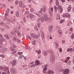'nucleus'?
I'll return each mask as SVG.
<instances>
[{
  "mask_svg": "<svg viewBox=\"0 0 74 74\" xmlns=\"http://www.w3.org/2000/svg\"><path fill=\"white\" fill-rule=\"evenodd\" d=\"M48 53H49L50 55L51 56L50 61L51 63H53L54 62L55 57L54 56H53V54L54 53L53 52V51L52 50H49L48 52Z\"/></svg>",
  "mask_w": 74,
  "mask_h": 74,
  "instance_id": "nucleus-1",
  "label": "nucleus"
},
{
  "mask_svg": "<svg viewBox=\"0 0 74 74\" xmlns=\"http://www.w3.org/2000/svg\"><path fill=\"white\" fill-rule=\"evenodd\" d=\"M31 36L33 38H36V37H40V34H38V35H36L34 33H32L31 34Z\"/></svg>",
  "mask_w": 74,
  "mask_h": 74,
  "instance_id": "nucleus-2",
  "label": "nucleus"
},
{
  "mask_svg": "<svg viewBox=\"0 0 74 74\" xmlns=\"http://www.w3.org/2000/svg\"><path fill=\"white\" fill-rule=\"evenodd\" d=\"M10 72L12 74H15L16 73V71L15 70V69L14 68H12L11 69Z\"/></svg>",
  "mask_w": 74,
  "mask_h": 74,
  "instance_id": "nucleus-3",
  "label": "nucleus"
},
{
  "mask_svg": "<svg viewBox=\"0 0 74 74\" xmlns=\"http://www.w3.org/2000/svg\"><path fill=\"white\" fill-rule=\"evenodd\" d=\"M69 69H65L63 71V74H68L69 73Z\"/></svg>",
  "mask_w": 74,
  "mask_h": 74,
  "instance_id": "nucleus-4",
  "label": "nucleus"
},
{
  "mask_svg": "<svg viewBox=\"0 0 74 74\" xmlns=\"http://www.w3.org/2000/svg\"><path fill=\"white\" fill-rule=\"evenodd\" d=\"M57 10H60V13L62 12V11H63V9H62V6L60 5L58 6Z\"/></svg>",
  "mask_w": 74,
  "mask_h": 74,
  "instance_id": "nucleus-5",
  "label": "nucleus"
},
{
  "mask_svg": "<svg viewBox=\"0 0 74 74\" xmlns=\"http://www.w3.org/2000/svg\"><path fill=\"white\" fill-rule=\"evenodd\" d=\"M48 74H54V71L53 70H49L47 72Z\"/></svg>",
  "mask_w": 74,
  "mask_h": 74,
  "instance_id": "nucleus-6",
  "label": "nucleus"
},
{
  "mask_svg": "<svg viewBox=\"0 0 74 74\" xmlns=\"http://www.w3.org/2000/svg\"><path fill=\"white\" fill-rule=\"evenodd\" d=\"M16 60H14L12 62V64L13 67H15V66L16 65Z\"/></svg>",
  "mask_w": 74,
  "mask_h": 74,
  "instance_id": "nucleus-7",
  "label": "nucleus"
},
{
  "mask_svg": "<svg viewBox=\"0 0 74 74\" xmlns=\"http://www.w3.org/2000/svg\"><path fill=\"white\" fill-rule=\"evenodd\" d=\"M43 16H44V20L45 21H47L48 20V17L47 16V14H44L43 15Z\"/></svg>",
  "mask_w": 74,
  "mask_h": 74,
  "instance_id": "nucleus-8",
  "label": "nucleus"
},
{
  "mask_svg": "<svg viewBox=\"0 0 74 74\" xmlns=\"http://www.w3.org/2000/svg\"><path fill=\"white\" fill-rule=\"evenodd\" d=\"M71 5H69L67 7V9L68 12H70V11H71Z\"/></svg>",
  "mask_w": 74,
  "mask_h": 74,
  "instance_id": "nucleus-9",
  "label": "nucleus"
},
{
  "mask_svg": "<svg viewBox=\"0 0 74 74\" xmlns=\"http://www.w3.org/2000/svg\"><path fill=\"white\" fill-rule=\"evenodd\" d=\"M41 38L42 39V40L43 41H44L45 40V36H44V33L43 32H42V34H41Z\"/></svg>",
  "mask_w": 74,
  "mask_h": 74,
  "instance_id": "nucleus-10",
  "label": "nucleus"
},
{
  "mask_svg": "<svg viewBox=\"0 0 74 74\" xmlns=\"http://www.w3.org/2000/svg\"><path fill=\"white\" fill-rule=\"evenodd\" d=\"M6 24H5L4 25V26H5V27L7 28V29H10V27L8 26V23H6Z\"/></svg>",
  "mask_w": 74,
  "mask_h": 74,
  "instance_id": "nucleus-11",
  "label": "nucleus"
},
{
  "mask_svg": "<svg viewBox=\"0 0 74 74\" xmlns=\"http://www.w3.org/2000/svg\"><path fill=\"white\" fill-rule=\"evenodd\" d=\"M35 64H36L37 66H38V65H39L40 64V61L38 60H36V61L35 62Z\"/></svg>",
  "mask_w": 74,
  "mask_h": 74,
  "instance_id": "nucleus-12",
  "label": "nucleus"
},
{
  "mask_svg": "<svg viewBox=\"0 0 74 74\" xmlns=\"http://www.w3.org/2000/svg\"><path fill=\"white\" fill-rule=\"evenodd\" d=\"M55 49H57L59 47V43L56 42L55 44Z\"/></svg>",
  "mask_w": 74,
  "mask_h": 74,
  "instance_id": "nucleus-13",
  "label": "nucleus"
},
{
  "mask_svg": "<svg viewBox=\"0 0 74 74\" xmlns=\"http://www.w3.org/2000/svg\"><path fill=\"white\" fill-rule=\"evenodd\" d=\"M53 11V8H49V14H51V11Z\"/></svg>",
  "mask_w": 74,
  "mask_h": 74,
  "instance_id": "nucleus-14",
  "label": "nucleus"
},
{
  "mask_svg": "<svg viewBox=\"0 0 74 74\" xmlns=\"http://www.w3.org/2000/svg\"><path fill=\"white\" fill-rule=\"evenodd\" d=\"M46 10H47V8L46 7V6H44L43 7V11H44V12H45Z\"/></svg>",
  "mask_w": 74,
  "mask_h": 74,
  "instance_id": "nucleus-15",
  "label": "nucleus"
},
{
  "mask_svg": "<svg viewBox=\"0 0 74 74\" xmlns=\"http://www.w3.org/2000/svg\"><path fill=\"white\" fill-rule=\"evenodd\" d=\"M35 52H36V53H38V54H40V53H41V50H36L35 51Z\"/></svg>",
  "mask_w": 74,
  "mask_h": 74,
  "instance_id": "nucleus-16",
  "label": "nucleus"
},
{
  "mask_svg": "<svg viewBox=\"0 0 74 74\" xmlns=\"http://www.w3.org/2000/svg\"><path fill=\"white\" fill-rule=\"evenodd\" d=\"M43 54L44 56H47V55H48V53H47V52L45 51L43 52Z\"/></svg>",
  "mask_w": 74,
  "mask_h": 74,
  "instance_id": "nucleus-17",
  "label": "nucleus"
},
{
  "mask_svg": "<svg viewBox=\"0 0 74 74\" xmlns=\"http://www.w3.org/2000/svg\"><path fill=\"white\" fill-rule=\"evenodd\" d=\"M66 15L67 16V18L68 17V18H70V15L68 13H66Z\"/></svg>",
  "mask_w": 74,
  "mask_h": 74,
  "instance_id": "nucleus-18",
  "label": "nucleus"
},
{
  "mask_svg": "<svg viewBox=\"0 0 74 74\" xmlns=\"http://www.w3.org/2000/svg\"><path fill=\"white\" fill-rule=\"evenodd\" d=\"M8 69V68H7V67L6 66H5L4 67V68H3V71H6V70H7Z\"/></svg>",
  "mask_w": 74,
  "mask_h": 74,
  "instance_id": "nucleus-19",
  "label": "nucleus"
},
{
  "mask_svg": "<svg viewBox=\"0 0 74 74\" xmlns=\"http://www.w3.org/2000/svg\"><path fill=\"white\" fill-rule=\"evenodd\" d=\"M5 36L6 38L7 39V40H9L10 38H9V36H8V35H5Z\"/></svg>",
  "mask_w": 74,
  "mask_h": 74,
  "instance_id": "nucleus-20",
  "label": "nucleus"
},
{
  "mask_svg": "<svg viewBox=\"0 0 74 74\" xmlns=\"http://www.w3.org/2000/svg\"><path fill=\"white\" fill-rule=\"evenodd\" d=\"M53 28V26H50L49 27V31H51V30H52V29Z\"/></svg>",
  "mask_w": 74,
  "mask_h": 74,
  "instance_id": "nucleus-21",
  "label": "nucleus"
},
{
  "mask_svg": "<svg viewBox=\"0 0 74 74\" xmlns=\"http://www.w3.org/2000/svg\"><path fill=\"white\" fill-rule=\"evenodd\" d=\"M34 29L36 30H38V27H37V25L35 26Z\"/></svg>",
  "mask_w": 74,
  "mask_h": 74,
  "instance_id": "nucleus-22",
  "label": "nucleus"
},
{
  "mask_svg": "<svg viewBox=\"0 0 74 74\" xmlns=\"http://www.w3.org/2000/svg\"><path fill=\"white\" fill-rule=\"evenodd\" d=\"M40 21L42 22H43L44 21V17H41Z\"/></svg>",
  "mask_w": 74,
  "mask_h": 74,
  "instance_id": "nucleus-23",
  "label": "nucleus"
},
{
  "mask_svg": "<svg viewBox=\"0 0 74 74\" xmlns=\"http://www.w3.org/2000/svg\"><path fill=\"white\" fill-rule=\"evenodd\" d=\"M36 40H34L32 42V44L33 45H34L36 44Z\"/></svg>",
  "mask_w": 74,
  "mask_h": 74,
  "instance_id": "nucleus-24",
  "label": "nucleus"
},
{
  "mask_svg": "<svg viewBox=\"0 0 74 74\" xmlns=\"http://www.w3.org/2000/svg\"><path fill=\"white\" fill-rule=\"evenodd\" d=\"M56 5H57V6L59 5V1H58L57 0H56Z\"/></svg>",
  "mask_w": 74,
  "mask_h": 74,
  "instance_id": "nucleus-25",
  "label": "nucleus"
},
{
  "mask_svg": "<svg viewBox=\"0 0 74 74\" xmlns=\"http://www.w3.org/2000/svg\"><path fill=\"white\" fill-rule=\"evenodd\" d=\"M22 67H23V69H26L27 67H26V65H24L23 66H22Z\"/></svg>",
  "mask_w": 74,
  "mask_h": 74,
  "instance_id": "nucleus-26",
  "label": "nucleus"
},
{
  "mask_svg": "<svg viewBox=\"0 0 74 74\" xmlns=\"http://www.w3.org/2000/svg\"><path fill=\"white\" fill-rule=\"evenodd\" d=\"M36 64H33L30 65V67H35V66H36Z\"/></svg>",
  "mask_w": 74,
  "mask_h": 74,
  "instance_id": "nucleus-27",
  "label": "nucleus"
},
{
  "mask_svg": "<svg viewBox=\"0 0 74 74\" xmlns=\"http://www.w3.org/2000/svg\"><path fill=\"white\" fill-rule=\"evenodd\" d=\"M64 22V20L63 19H62L61 20H60V23L61 24H62V23Z\"/></svg>",
  "mask_w": 74,
  "mask_h": 74,
  "instance_id": "nucleus-28",
  "label": "nucleus"
},
{
  "mask_svg": "<svg viewBox=\"0 0 74 74\" xmlns=\"http://www.w3.org/2000/svg\"><path fill=\"white\" fill-rule=\"evenodd\" d=\"M5 39H4L3 38H0V41H1V42H4Z\"/></svg>",
  "mask_w": 74,
  "mask_h": 74,
  "instance_id": "nucleus-29",
  "label": "nucleus"
},
{
  "mask_svg": "<svg viewBox=\"0 0 74 74\" xmlns=\"http://www.w3.org/2000/svg\"><path fill=\"white\" fill-rule=\"evenodd\" d=\"M71 38L72 39H74V33L73 34L71 37Z\"/></svg>",
  "mask_w": 74,
  "mask_h": 74,
  "instance_id": "nucleus-30",
  "label": "nucleus"
},
{
  "mask_svg": "<svg viewBox=\"0 0 74 74\" xmlns=\"http://www.w3.org/2000/svg\"><path fill=\"white\" fill-rule=\"evenodd\" d=\"M16 16L17 17H19V12H16Z\"/></svg>",
  "mask_w": 74,
  "mask_h": 74,
  "instance_id": "nucleus-31",
  "label": "nucleus"
},
{
  "mask_svg": "<svg viewBox=\"0 0 74 74\" xmlns=\"http://www.w3.org/2000/svg\"><path fill=\"white\" fill-rule=\"evenodd\" d=\"M58 32L59 34H61L62 33V31L61 30H59L58 31Z\"/></svg>",
  "mask_w": 74,
  "mask_h": 74,
  "instance_id": "nucleus-32",
  "label": "nucleus"
},
{
  "mask_svg": "<svg viewBox=\"0 0 74 74\" xmlns=\"http://www.w3.org/2000/svg\"><path fill=\"white\" fill-rule=\"evenodd\" d=\"M23 57H24V56H23V55L21 54L19 56V58H23Z\"/></svg>",
  "mask_w": 74,
  "mask_h": 74,
  "instance_id": "nucleus-33",
  "label": "nucleus"
},
{
  "mask_svg": "<svg viewBox=\"0 0 74 74\" xmlns=\"http://www.w3.org/2000/svg\"><path fill=\"white\" fill-rule=\"evenodd\" d=\"M29 11L27 10L25 12H24L25 14H29Z\"/></svg>",
  "mask_w": 74,
  "mask_h": 74,
  "instance_id": "nucleus-34",
  "label": "nucleus"
},
{
  "mask_svg": "<svg viewBox=\"0 0 74 74\" xmlns=\"http://www.w3.org/2000/svg\"><path fill=\"white\" fill-rule=\"evenodd\" d=\"M29 16L30 18H34V16L33 14H31L29 15Z\"/></svg>",
  "mask_w": 74,
  "mask_h": 74,
  "instance_id": "nucleus-35",
  "label": "nucleus"
},
{
  "mask_svg": "<svg viewBox=\"0 0 74 74\" xmlns=\"http://www.w3.org/2000/svg\"><path fill=\"white\" fill-rule=\"evenodd\" d=\"M22 5H22V2H20L19 4V5L20 7H21V6H22Z\"/></svg>",
  "mask_w": 74,
  "mask_h": 74,
  "instance_id": "nucleus-36",
  "label": "nucleus"
},
{
  "mask_svg": "<svg viewBox=\"0 0 74 74\" xmlns=\"http://www.w3.org/2000/svg\"><path fill=\"white\" fill-rule=\"evenodd\" d=\"M0 57H2L3 58H4L5 57V56L3 54H1L0 55Z\"/></svg>",
  "mask_w": 74,
  "mask_h": 74,
  "instance_id": "nucleus-37",
  "label": "nucleus"
},
{
  "mask_svg": "<svg viewBox=\"0 0 74 74\" xmlns=\"http://www.w3.org/2000/svg\"><path fill=\"white\" fill-rule=\"evenodd\" d=\"M26 38H29L30 40H31V39H32L31 37L29 36H26Z\"/></svg>",
  "mask_w": 74,
  "mask_h": 74,
  "instance_id": "nucleus-38",
  "label": "nucleus"
},
{
  "mask_svg": "<svg viewBox=\"0 0 74 74\" xmlns=\"http://www.w3.org/2000/svg\"><path fill=\"white\" fill-rule=\"evenodd\" d=\"M17 35L18 36H19V37H21V35L19 32H18L17 33Z\"/></svg>",
  "mask_w": 74,
  "mask_h": 74,
  "instance_id": "nucleus-39",
  "label": "nucleus"
},
{
  "mask_svg": "<svg viewBox=\"0 0 74 74\" xmlns=\"http://www.w3.org/2000/svg\"><path fill=\"white\" fill-rule=\"evenodd\" d=\"M16 41H17V42H18V43H19L21 42V40H19V39H17Z\"/></svg>",
  "mask_w": 74,
  "mask_h": 74,
  "instance_id": "nucleus-40",
  "label": "nucleus"
},
{
  "mask_svg": "<svg viewBox=\"0 0 74 74\" xmlns=\"http://www.w3.org/2000/svg\"><path fill=\"white\" fill-rule=\"evenodd\" d=\"M63 18H67V16H66V14H63Z\"/></svg>",
  "mask_w": 74,
  "mask_h": 74,
  "instance_id": "nucleus-41",
  "label": "nucleus"
},
{
  "mask_svg": "<svg viewBox=\"0 0 74 74\" xmlns=\"http://www.w3.org/2000/svg\"><path fill=\"white\" fill-rule=\"evenodd\" d=\"M0 25H1V26H3V25H4V23L2 22H0Z\"/></svg>",
  "mask_w": 74,
  "mask_h": 74,
  "instance_id": "nucleus-42",
  "label": "nucleus"
},
{
  "mask_svg": "<svg viewBox=\"0 0 74 74\" xmlns=\"http://www.w3.org/2000/svg\"><path fill=\"white\" fill-rule=\"evenodd\" d=\"M17 52V51H16L14 52H12L11 53V54H12V55H14V54H15V53H16Z\"/></svg>",
  "mask_w": 74,
  "mask_h": 74,
  "instance_id": "nucleus-43",
  "label": "nucleus"
},
{
  "mask_svg": "<svg viewBox=\"0 0 74 74\" xmlns=\"http://www.w3.org/2000/svg\"><path fill=\"white\" fill-rule=\"evenodd\" d=\"M40 25H41V23L40 22L38 23L37 24L38 26V27H40Z\"/></svg>",
  "mask_w": 74,
  "mask_h": 74,
  "instance_id": "nucleus-44",
  "label": "nucleus"
},
{
  "mask_svg": "<svg viewBox=\"0 0 74 74\" xmlns=\"http://www.w3.org/2000/svg\"><path fill=\"white\" fill-rule=\"evenodd\" d=\"M0 69H1V70H4V67L0 66Z\"/></svg>",
  "mask_w": 74,
  "mask_h": 74,
  "instance_id": "nucleus-45",
  "label": "nucleus"
},
{
  "mask_svg": "<svg viewBox=\"0 0 74 74\" xmlns=\"http://www.w3.org/2000/svg\"><path fill=\"white\" fill-rule=\"evenodd\" d=\"M17 53L18 55H20L21 54H23V53L20 52H18Z\"/></svg>",
  "mask_w": 74,
  "mask_h": 74,
  "instance_id": "nucleus-46",
  "label": "nucleus"
},
{
  "mask_svg": "<svg viewBox=\"0 0 74 74\" xmlns=\"http://www.w3.org/2000/svg\"><path fill=\"white\" fill-rule=\"evenodd\" d=\"M47 38H50V39H51V40H52V37H50L48 35L47 36Z\"/></svg>",
  "mask_w": 74,
  "mask_h": 74,
  "instance_id": "nucleus-47",
  "label": "nucleus"
},
{
  "mask_svg": "<svg viewBox=\"0 0 74 74\" xmlns=\"http://www.w3.org/2000/svg\"><path fill=\"white\" fill-rule=\"evenodd\" d=\"M0 51L2 53H4V50L2 49H1L0 50Z\"/></svg>",
  "mask_w": 74,
  "mask_h": 74,
  "instance_id": "nucleus-48",
  "label": "nucleus"
},
{
  "mask_svg": "<svg viewBox=\"0 0 74 74\" xmlns=\"http://www.w3.org/2000/svg\"><path fill=\"white\" fill-rule=\"evenodd\" d=\"M2 6L3 7H4V8H5V7H6V5H5L4 4H2Z\"/></svg>",
  "mask_w": 74,
  "mask_h": 74,
  "instance_id": "nucleus-49",
  "label": "nucleus"
},
{
  "mask_svg": "<svg viewBox=\"0 0 74 74\" xmlns=\"http://www.w3.org/2000/svg\"><path fill=\"white\" fill-rule=\"evenodd\" d=\"M71 63V61L69 60L67 62V64H70Z\"/></svg>",
  "mask_w": 74,
  "mask_h": 74,
  "instance_id": "nucleus-50",
  "label": "nucleus"
},
{
  "mask_svg": "<svg viewBox=\"0 0 74 74\" xmlns=\"http://www.w3.org/2000/svg\"><path fill=\"white\" fill-rule=\"evenodd\" d=\"M21 7H22L23 8H26V6L25 5H23Z\"/></svg>",
  "mask_w": 74,
  "mask_h": 74,
  "instance_id": "nucleus-51",
  "label": "nucleus"
},
{
  "mask_svg": "<svg viewBox=\"0 0 74 74\" xmlns=\"http://www.w3.org/2000/svg\"><path fill=\"white\" fill-rule=\"evenodd\" d=\"M59 52H62V49L61 48H60L59 49Z\"/></svg>",
  "mask_w": 74,
  "mask_h": 74,
  "instance_id": "nucleus-52",
  "label": "nucleus"
},
{
  "mask_svg": "<svg viewBox=\"0 0 74 74\" xmlns=\"http://www.w3.org/2000/svg\"><path fill=\"white\" fill-rule=\"evenodd\" d=\"M36 21L37 22H40V18H38V19Z\"/></svg>",
  "mask_w": 74,
  "mask_h": 74,
  "instance_id": "nucleus-53",
  "label": "nucleus"
},
{
  "mask_svg": "<svg viewBox=\"0 0 74 74\" xmlns=\"http://www.w3.org/2000/svg\"><path fill=\"white\" fill-rule=\"evenodd\" d=\"M47 70V68L45 67V68H43V70L44 71H45Z\"/></svg>",
  "mask_w": 74,
  "mask_h": 74,
  "instance_id": "nucleus-54",
  "label": "nucleus"
},
{
  "mask_svg": "<svg viewBox=\"0 0 74 74\" xmlns=\"http://www.w3.org/2000/svg\"><path fill=\"white\" fill-rule=\"evenodd\" d=\"M61 1L62 3H64L66 1V0H61Z\"/></svg>",
  "mask_w": 74,
  "mask_h": 74,
  "instance_id": "nucleus-55",
  "label": "nucleus"
},
{
  "mask_svg": "<svg viewBox=\"0 0 74 74\" xmlns=\"http://www.w3.org/2000/svg\"><path fill=\"white\" fill-rule=\"evenodd\" d=\"M73 52V49L71 48L70 49V52L71 53Z\"/></svg>",
  "mask_w": 74,
  "mask_h": 74,
  "instance_id": "nucleus-56",
  "label": "nucleus"
},
{
  "mask_svg": "<svg viewBox=\"0 0 74 74\" xmlns=\"http://www.w3.org/2000/svg\"><path fill=\"white\" fill-rule=\"evenodd\" d=\"M7 12H8V13H9L10 12V10L8 9L6 11Z\"/></svg>",
  "mask_w": 74,
  "mask_h": 74,
  "instance_id": "nucleus-57",
  "label": "nucleus"
},
{
  "mask_svg": "<svg viewBox=\"0 0 74 74\" xmlns=\"http://www.w3.org/2000/svg\"><path fill=\"white\" fill-rule=\"evenodd\" d=\"M23 20H24L23 21H24V22H26V18H25V17H24L23 18Z\"/></svg>",
  "mask_w": 74,
  "mask_h": 74,
  "instance_id": "nucleus-58",
  "label": "nucleus"
},
{
  "mask_svg": "<svg viewBox=\"0 0 74 74\" xmlns=\"http://www.w3.org/2000/svg\"><path fill=\"white\" fill-rule=\"evenodd\" d=\"M30 10V11H32V12H33V11H34V9L33 8H31Z\"/></svg>",
  "mask_w": 74,
  "mask_h": 74,
  "instance_id": "nucleus-59",
  "label": "nucleus"
},
{
  "mask_svg": "<svg viewBox=\"0 0 74 74\" xmlns=\"http://www.w3.org/2000/svg\"><path fill=\"white\" fill-rule=\"evenodd\" d=\"M3 49L5 51H7V48H5Z\"/></svg>",
  "mask_w": 74,
  "mask_h": 74,
  "instance_id": "nucleus-60",
  "label": "nucleus"
},
{
  "mask_svg": "<svg viewBox=\"0 0 74 74\" xmlns=\"http://www.w3.org/2000/svg\"><path fill=\"white\" fill-rule=\"evenodd\" d=\"M58 19L59 20H60V15H59L58 17Z\"/></svg>",
  "mask_w": 74,
  "mask_h": 74,
  "instance_id": "nucleus-61",
  "label": "nucleus"
},
{
  "mask_svg": "<svg viewBox=\"0 0 74 74\" xmlns=\"http://www.w3.org/2000/svg\"><path fill=\"white\" fill-rule=\"evenodd\" d=\"M69 61V60H66L65 61H64V62L65 63H67V62H68V61Z\"/></svg>",
  "mask_w": 74,
  "mask_h": 74,
  "instance_id": "nucleus-62",
  "label": "nucleus"
},
{
  "mask_svg": "<svg viewBox=\"0 0 74 74\" xmlns=\"http://www.w3.org/2000/svg\"><path fill=\"white\" fill-rule=\"evenodd\" d=\"M14 33H15V32H11V34H12V35H14Z\"/></svg>",
  "mask_w": 74,
  "mask_h": 74,
  "instance_id": "nucleus-63",
  "label": "nucleus"
},
{
  "mask_svg": "<svg viewBox=\"0 0 74 74\" xmlns=\"http://www.w3.org/2000/svg\"><path fill=\"white\" fill-rule=\"evenodd\" d=\"M5 16H8V14H7V13H6L5 14Z\"/></svg>",
  "mask_w": 74,
  "mask_h": 74,
  "instance_id": "nucleus-64",
  "label": "nucleus"
}]
</instances>
